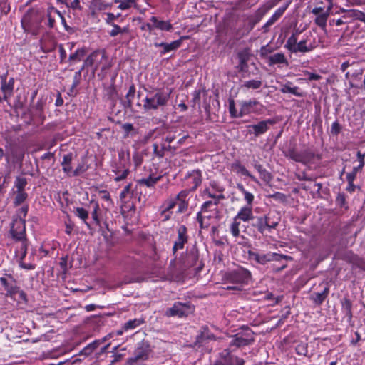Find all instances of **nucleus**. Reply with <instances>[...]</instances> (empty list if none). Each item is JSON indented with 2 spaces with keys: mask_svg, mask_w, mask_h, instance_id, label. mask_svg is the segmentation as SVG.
<instances>
[{
  "mask_svg": "<svg viewBox=\"0 0 365 365\" xmlns=\"http://www.w3.org/2000/svg\"><path fill=\"white\" fill-rule=\"evenodd\" d=\"M175 139L176 138H165V142L162 145L163 149L175 152L178 148V146L184 143L186 138H179L177 141V145L174 143Z\"/></svg>",
  "mask_w": 365,
  "mask_h": 365,
  "instance_id": "33",
  "label": "nucleus"
},
{
  "mask_svg": "<svg viewBox=\"0 0 365 365\" xmlns=\"http://www.w3.org/2000/svg\"><path fill=\"white\" fill-rule=\"evenodd\" d=\"M151 351L152 349L149 342L143 340L138 344V346L134 351V354H135L142 361H145L148 359L149 354Z\"/></svg>",
  "mask_w": 365,
  "mask_h": 365,
  "instance_id": "21",
  "label": "nucleus"
},
{
  "mask_svg": "<svg viewBox=\"0 0 365 365\" xmlns=\"http://www.w3.org/2000/svg\"><path fill=\"white\" fill-rule=\"evenodd\" d=\"M341 130V125L338 123V121H334L331 126L330 133L333 135H338Z\"/></svg>",
  "mask_w": 365,
  "mask_h": 365,
  "instance_id": "63",
  "label": "nucleus"
},
{
  "mask_svg": "<svg viewBox=\"0 0 365 365\" xmlns=\"http://www.w3.org/2000/svg\"><path fill=\"white\" fill-rule=\"evenodd\" d=\"M277 123V120L276 118H268L264 120H261L256 124L250 125L247 127L248 131L257 136L263 135Z\"/></svg>",
  "mask_w": 365,
  "mask_h": 365,
  "instance_id": "11",
  "label": "nucleus"
},
{
  "mask_svg": "<svg viewBox=\"0 0 365 365\" xmlns=\"http://www.w3.org/2000/svg\"><path fill=\"white\" fill-rule=\"evenodd\" d=\"M88 158L86 156L82 157L75 170H73L72 177L81 176L90 168L88 163Z\"/></svg>",
  "mask_w": 365,
  "mask_h": 365,
  "instance_id": "27",
  "label": "nucleus"
},
{
  "mask_svg": "<svg viewBox=\"0 0 365 365\" xmlns=\"http://www.w3.org/2000/svg\"><path fill=\"white\" fill-rule=\"evenodd\" d=\"M336 204L340 208H344L345 210L349 209L348 203L346 200V195L344 192H339L336 198Z\"/></svg>",
  "mask_w": 365,
  "mask_h": 365,
  "instance_id": "49",
  "label": "nucleus"
},
{
  "mask_svg": "<svg viewBox=\"0 0 365 365\" xmlns=\"http://www.w3.org/2000/svg\"><path fill=\"white\" fill-rule=\"evenodd\" d=\"M99 205L98 202H95V205H94V208H93V210L91 213V216H92V219L93 220L94 222L96 223V225H98L100 226L101 225V221H100V218L98 217V212L99 210Z\"/></svg>",
  "mask_w": 365,
  "mask_h": 365,
  "instance_id": "58",
  "label": "nucleus"
},
{
  "mask_svg": "<svg viewBox=\"0 0 365 365\" xmlns=\"http://www.w3.org/2000/svg\"><path fill=\"white\" fill-rule=\"evenodd\" d=\"M178 237L173 246V253L175 255L178 250L184 248L185 245L188 242L187 228L185 225H181L177 230Z\"/></svg>",
  "mask_w": 365,
  "mask_h": 365,
  "instance_id": "14",
  "label": "nucleus"
},
{
  "mask_svg": "<svg viewBox=\"0 0 365 365\" xmlns=\"http://www.w3.org/2000/svg\"><path fill=\"white\" fill-rule=\"evenodd\" d=\"M247 257L248 259L251 262H254L256 264L261 265H265L268 262L272 261L280 262L282 259H285L287 261L293 260L292 257L289 255L271 252L264 253L257 250H248Z\"/></svg>",
  "mask_w": 365,
  "mask_h": 365,
  "instance_id": "4",
  "label": "nucleus"
},
{
  "mask_svg": "<svg viewBox=\"0 0 365 365\" xmlns=\"http://www.w3.org/2000/svg\"><path fill=\"white\" fill-rule=\"evenodd\" d=\"M16 295H18V298L16 297L15 299L18 300L19 302H24L26 304L28 302L27 294L24 291L21 290L20 287L18 286V292H16Z\"/></svg>",
  "mask_w": 365,
  "mask_h": 365,
  "instance_id": "60",
  "label": "nucleus"
},
{
  "mask_svg": "<svg viewBox=\"0 0 365 365\" xmlns=\"http://www.w3.org/2000/svg\"><path fill=\"white\" fill-rule=\"evenodd\" d=\"M199 250L195 242L190 249L187 250L186 259L183 263V267L188 268L196 266L199 261Z\"/></svg>",
  "mask_w": 365,
  "mask_h": 365,
  "instance_id": "17",
  "label": "nucleus"
},
{
  "mask_svg": "<svg viewBox=\"0 0 365 365\" xmlns=\"http://www.w3.org/2000/svg\"><path fill=\"white\" fill-rule=\"evenodd\" d=\"M117 349H118V346H115L113 348V350L111 351V352L113 353L112 356L114 358L111 361V364H114L118 361H120L125 355V349H121L120 350L121 351L120 353L115 352Z\"/></svg>",
  "mask_w": 365,
  "mask_h": 365,
  "instance_id": "53",
  "label": "nucleus"
},
{
  "mask_svg": "<svg viewBox=\"0 0 365 365\" xmlns=\"http://www.w3.org/2000/svg\"><path fill=\"white\" fill-rule=\"evenodd\" d=\"M31 115V120L34 124H42L44 120L43 110H29Z\"/></svg>",
  "mask_w": 365,
  "mask_h": 365,
  "instance_id": "42",
  "label": "nucleus"
},
{
  "mask_svg": "<svg viewBox=\"0 0 365 365\" xmlns=\"http://www.w3.org/2000/svg\"><path fill=\"white\" fill-rule=\"evenodd\" d=\"M101 56V51L99 50H96L93 51L90 55L87 56L85 59L86 64H88L90 67H92L95 65L96 61H98V58Z\"/></svg>",
  "mask_w": 365,
  "mask_h": 365,
  "instance_id": "47",
  "label": "nucleus"
},
{
  "mask_svg": "<svg viewBox=\"0 0 365 365\" xmlns=\"http://www.w3.org/2000/svg\"><path fill=\"white\" fill-rule=\"evenodd\" d=\"M72 160H73V154L68 153L63 156V161L61 163L62 170L69 177H72V173H73V168L71 166Z\"/></svg>",
  "mask_w": 365,
  "mask_h": 365,
  "instance_id": "32",
  "label": "nucleus"
},
{
  "mask_svg": "<svg viewBox=\"0 0 365 365\" xmlns=\"http://www.w3.org/2000/svg\"><path fill=\"white\" fill-rule=\"evenodd\" d=\"M246 340L247 339H245L241 336H239L238 333L235 334L233 336V339L230 342L229 349H225L222 352H221L220 359L217 360L212 365H244V359L232 354L231 353L232 351H230V349L232 346L240 348L248 346L249 344L247 343Z\"/></svg>",
  "mask_w": 365,
  "mask_h": 365,
  "instance_id": "2",
  "label": "nucleus"
},
{
  "mask_svg": "<svg viewBox=\"0 0 365 365\" xmlns=\"http://www.w3.org/2000/svg\"><path fill=\"white\" fill-rule=\"evenodd\" d=\"M341 311L346 319L348 323H351L353 320V308L354 302L350 299L349 295L346 294L341 299H340Z\"/></svg>",
  "mask_w": 365,
  "mask_h": 365,
  "instance_id": "15",
  "label": "nucleus"
},
{
  "mask_svg": "<svg viewBox=\"0 0 365 365\" xmlns=\"http://www.w3.org/2000/svg\"><path fill=\"white\" fill-rule=\"evenodd\" d=\"M216 337L213 333H212L207 325H203L200 327L198 331V334L195 337L194 342L195 346H203L207 344L210 341H215Z\"/></svg>",
  "mask_w": 365,
  "mask_h": 365,
  "instance_id": "12",
  "label": "nucleus"
},
{
  "mask_svg": "<svg viewBox=\"0 0 365 365\" xmlns=\"http://www.w3.org/2000/svg\"><path fill=\"white\" fill-rule=\"evenodd\" d=\"M186 178L192 180L193 185L190 188L191 190L195 191L202 182L201 171L200 170H195L191 173H189Z\"/></svg>",
  "mask_w": 365,
  "mask_h": 365,
  "instance_id": "34",
  "label": "nucleus"
},
{
  "mask_svg": "<svg viewBox=\"0 0 365 365\" xmlns=\"http://www.w3.org/2000/svg\"><path fill=\"white\" fill-rule=\"evenodd\" d=\"M325 287L319 292H314L310 295V299L317 306L321 305L329 294V282L324 283Z\"/></svg>",
  "mask_w": 365,
  "mask_h": 365,
  "instance_id": "23",
  "label": "nucleus"
},
{
  "mask_svg": "<svg viewBox=\"0 0 365 365\" xmlns=\"http://www.w3.org/2000/svg\"><path fill=\"white\" fill-rule=\"evenodd\" d=\"M292 82H287L286 84H284L282 88H280V91L281 93H292L293 95H294L295 96H297V97H301L302 96V93H299L298 91L299 90V87L297 86H292Z\"/></svg>",
  "mask_w": 365,
  "mask_h": 365,
  "instance_id": "39",
  "label": "nucleus"
},
{
  "mask_svg": "<svg viewBox=\"0 0 365 365\" xmlns=\"http://www.w3.org/2000/svg\"><path fill=\"white\" fill-rule=\"evenodd\" d=\"M111 336V334H109L106 336L96 339L93 342L88 344L86 346H85L79 353V355H84L86 356H90L94 351L97 349V348L102 344L105 343L108 339Z\"/></svg>",
  "mask_w": 365,
  "mask_h": 365,
  "instance_id": "22",
  "label": "nucleus"
},
{
  "mask_svg": "<svg viewBox=\"0 0 365 365\" xmlns=\"http://www.w3.org/2000/svg\"><path fill=\"white\" fill-rule=\"evenodd\" d=\"M331 9L327 8L324 11V7L322 6H316L312 10V13L316 15L314 20L315 24L322 29H325L327 26V19L330 14Z\"/></svg>",
  "mask_w": 365,
  "mask_h": 365,
  "instance_id": "13",
  "label": "nucleus"
},
{
  "mask_svg": "<svg viewBox=\"0 0 365 365\" xmlns=\"http://www.w3.org/2000/svg\"><path fill=\"white\" fill-rule=\"evenodd\" d=\"M267 63L269 66L274 65H278L279 67L281 65L283 66H288L289 61L287 59L285 55L283 53H275L267 58Z\"/></svg>",
  "mask_w": 365,
  "mask_h": 365,
  "instance_id": "24",
  "label": "nucleus"
},
{
  "mask_svg": "<svg viewBox=\"0 0 365 365\" xmlns=\"http://www.w3.org/2000/svg\"><path fill=\"white\" fill-rule=\"evenodd\" d=\"M239 334V336H241L245 339H247V343H248L249 345L252 344L255 341L254 338V331L247 326H242L241 327V331L237 332Z\"/></svg>",
  "mask_w": 365,
  "mask_h": 365,
  "instance_id": "35",
  "label": "nucleus"
},
{
  "mask_svg": "<svg viewBox=\"0 0 365 365\" xmlns=\"http://www.w3.org/2000/svg\"><path fill=\"white\" fill-rule=\"evenodd\" d=\"M143 361L138 357V356L133 353V356L129 357L126 360L125 365H139Z\"/></svg>",
  "mask_w": 365,
  "mask_h": 365,
  "instance_id": "61",
  "label": "nucleus"
},
{
  "mask_svg": "<svg viewBox=\"0 0 365 365\" xmlns=\"http://www.w3.org/2000/svg\"><path fill=\"white\" fill-rule=\"evenodd\" d=\"M130 164L116 162L112 165V171L115 174L114 180L115 182L121 181L125 179L130 173Z\"/></svg>",
  "mask_w": 365,
  "mask_h": 365,
  "instance_id": "16",
  "label": "nucleus"
},
{
  "mask_svg": "<svg viewBox=\"0 0 365 365\" xmlns=\"http://www.w3.org/2000/svg\"><path fill=\"white\" fill-rule=\"evenodd\" d=\"M150 22L153 23L155 29H159L162 31H172L173 30V24L170 20L164 21L158 19L156 16H151L150 19Z\"/></svg>",
  "mask_w": 365,
  "mask_h": 365,
  "instance_id": "25",
  "label": "nucleus"
},
{
  "mask_svg": "<svg viewBox=\"0 0 365 365\" xmlns=\"http://www.w3.org/2000/svg\"><path fill=\"white\" fill-rule=\"evenodd\" d=\"M277 3L275 0H272L266 2L259 8L255 12L257 21H259L270 9L276 6Z\"/></svg>",
  "mask_w": 365,
  "mask_h": 365,
  "instance_id": "30",
  "label": "nucleus"
},
{
  "mask_svg": "<svg viewBox=\"0 0 365 365\" xmlns=\"http://www.w3.org/2000/svg\"><path fill=\"white\" fill-rule=\"evenodd\" d=\"M253 217L252 206H244L240 208L234 219H236L237 221L240 220L243 222H249L252 221Z\"/></svg>",
  "mask_w": 365,
  "mask_h": 365,
  "instance_id": "26",
  "label": "nucleus"
},
{
  "mask_svg": "<svg viewBox=\"0 0 365 365\" xmlns=\"http://www.w3.org/2000/svg\"><path fill=\"white\" fill-rule=\"evenodd\" d=\"M264 110V106L256 99L242 101L240 103V115L245 116L251 114L260 115Z\"/></svg>",
  "mask_w": 365,
  "mask_h": 365,
  "instance_id": "8",
  "label": "nucleus"
},
{
  "mask_svg": "<svg viewBox=\"0 0 365 365\" xmlns=\"http://www.w3.org/2000/svg\"><path fill=\"white\" fill-rule=\"evenodd\" d=\"M27 183L26 178L17 176L14 182V186L17 189L16 191H24Z\"/></svg>",
  "mask_w": 365,
  "mask_h": 365,
  "instance_id": "52",
  "label": "nucleus"
},
{
  "mask_svg": "<svg viewBox=\"0 0 365 365\" xmlns=\"http://www.w3.org/2000/svg\"><path fill=\"white\" fill-rule=\"evenodd\" d=\"M308 40L302 39L299 42L297 43V47L294 50V53L300 52V53H307L310 52L316 48L315 43H310L307 44Z\"/></svg>",
  "mask_w": 365,
  "mask_h": 365,
  "instance_id": "31",
  "label": "nucleus"
},
{
  "mask_svg": "<svg viewBox=\"0 0 365 365\" xmlns=\"http://www.w3.org/2000/svg\"><path fill=\"white\" fill-rule=\"evenodd\" d=\"M297 45V36L296 34H292L287 39L284 47L291 53L294 52V50Z\"/></svg>",
  "mask_w": 365,
  "mask_h": 365,
  "instance_id": "45",
  "label": "nucleus"
},
{
  "mask_svg": "<svg viewBox=\"0 0 365 365\" xmlns=\"http://www.w3.org/2000/svg\"><path fill=\"white\" fill-rule=\"evenodd\" d=\"M172 90L165 91L159 88L155 91H150L145 97L143 108L145 110H158L168 105Z\"/></svg>",
  "mask_w": 365,
  "mask_h": 365,
  "instance_id": "3",
  "label": "nucleus"
},
{
  "mask_svg": "<svg viewBox=\"0 0 365 365\" xmlns=\"http://www.w3.org/2000/svg\"><path fill=\"white\" fill-rule=\"evenodd\" d=\"M0 282L4 290L5 295L13 299H16V292H18L17 281L11 274H6L4 277H0Z\"/></svg>",
  "mask_w": 365,
  "mask_h": 365,
  "instance_id": "10",
  "label": "nucleus"
},
{
  "mask_svg": "<svg viewBox=\"0 0 365 365\" xmlns=\"http://www.w3.org/2000/svg\"><path fill=\"white\" fill-rule=\"evenodd\" d=\"M145 322L144 319H134L128 320L127 322H125L123 326V329L124 331H128L129 329H134L136 327H139L142 324Z\"/></svg>",
  "mask_w": 365,
  "mask_h": 365,
  "instance_id": "44",
  "label": "nucleus"
},
{
  "mask_svg": "<svg viewBox=\"0 0 365 365\" xmlns=\"http://www.w3.org/2000/svg\"><path fill=\"white\" fill-rule=\"evenodd\" d=\"M195 306L187 299L183 301L175 302L171 307L165 311L164 315L167 317L184 318L194 314Z\"/></svg>",
  "mask_w": 365,
  "mask_h": 365,
  "instance_id": "5",
  "label": "nucleus"
},
{
  "mask_svg": "<svg viewBox=\"0 0 365 365\" xmlns=\"http://www.w3.org/2000/svg\"><path fill=\"white\" fill-rule=\"evenodd\" d=\"M111 6V4L106 3L103 0H92L91 9L93 12L106 10Z\"/></svg>",
  "mask_w": 365,
  "mask_h": 365,
  "instance_id": "40",
  "label": "nucleus"
},
{
  "mask_svg": "<svg viewBox=\"0 0 365 365\" xmlns=\"http://www.w3.org/2000/svg\"><path fill=\"white\" fill-rule=\"evenodd\" d=\"M269 198H272L276 201H278L282 203H287V197L285 194L279 192H275L273 194L268 195Z\"/></svg>",
  "mask_w": 365,
  "mask_h": 365,
  "instance_id": "55",
  "label": "nucleus"
},
{
  "mask_svg": "<svg viewBox=\"0 0 365 365\" xmlns=\"http://www.w3.org/2000/svg\"><path fill=\"white\" fill-rule=\"evenodd\" d=\"M73 212L77 217L84 222L88 228L91 227L90 224L86 222V220L88 218V212L86 209L83 207H76Z\"/></svg>",
  "mask_w": 365,
  "mask_h": 365,
  "instance_id": "46",
  "label": "nucleus"
},
{
  "mask_svg": "<svg viewBox=\"0 0 365 365\" xmlns=\"http://www.w3.org/2000/svg\"><path fill=\"white\" fill-rule=\"evenodd\" d=\"M41 159L43 161V163L46 162V166L49 167L51 165V163H50L49 161L52 160L54 162L55 160L54 153L50 152L46 153L41 157Z\"/></svg>",
  "mask_w": 365,
  "mask_h": 365,
  "instance_id": "59",
  "label": "nucleus"
},
{
  "mask_svg": "<svg viewBox=\"0 0 365 365\" xmlns=\"http://www.w3.org/2000/svg\"><path fill=\"white\" fill-rule=\"evenodd\" d=\"M135 95V86L131 84L129 87L128 91L125 96V100L123 101V106L126 108H130L133 106V101Z\"/></svg>",
  "mask_w": 365,
  "mask_h": 365,
  "instance_id": "37",
  "label": "nucleus"
},
{
  "mask_svg": "<svg viewBox=\"0 0 365 365\" xmlns=\"http://www.w3.org/2000/svg\"><path fill=\"white\" fill-rule=\"evenodd\" d=\"M1 79V90L4 93V100L8 101L11 96L14 86V78H10L7 81V73L0 76Z\"/></svg>",
  "mask_w": 365,
  "mask_h": 365,
  "instance_id": "18",
  "label": "nucleus"
},
{
  "mask_svg": "<svg viewBox=\"0 0 365 365\" xmlns=\"http://www.w3.org/2000/svg\"><path fill=\"white\" fill-rule=\"evenodd\" d=\"M17 194L14 200V205L15 207L21 205L28 197V194L24 191H16Z\"/></svg>",
  "mask_w": 365,
  "mask_h": 365,
  "instance_id": "50",
  "label": "nucleus"
},
{
  "mask_svg": "<svg viewBox=\"0 0 365 365\" xmlns=\"http://www.w3.org/2000/svg\"><path fill=\"white\" fill-rule=\"evenodd\" d=\"M225 278L230 283L243 287L250 283L252 279V274L248 269L238 266L237 268L226 272Z\"/></svg>",
  "mask_w": 365,
  "mask_h": 365,
  "instance_id": "7",
  "label": "nucleus"
},
{
  "mask_svg": "<svg viewBox=\"0 0 365 365\" xmlns=\"http://www.w3.org/2000/svg\"><path fill=\"white\" fill-rule=\"evenodd\" d=\"M282 150L286 157L304 165L313 162L315 158L320 159L315 150L302 143L301 138H289L286 140Z\"/></svg>",
  "mask_w": 365,
  "mask_h": 365,
  "instance_id": "1",
  "label": "nucleus"
},
{
  "mask_svg": "<svg viewBox=\"0 0 365 365\" xmlns=\"http://www.w3.org/2000/svg\"><path fill=\"white\" fill-rule=\"evenodd\" d=\"M162 178L161 175L154 176L153 173L147 178H143L137 180L139 185H145L148 187H154L155 184Z\"/></svg>",
  "mask_w": 365,
  "mask_h": 365,
  "instance_id": "28",
  "label": "nucleus"
},
{
  "mask_svg": "<svg viewBox=\"0 0 365 365\" xmlns=\"http://www.w3.org/2000/svg\"><path fill=\"white\" fill-rule=\"evenodd\" d=\"M262 85V81L261 80L252 79L244 81L243 83L241 85V88L255 90L260 88Z\"/></svg>",
  "mask_w": 365,
  "mask_h": 365,
  "instance_id": "43",
  "label": "nucleus"
},
{
  "mask_svg": "<svg viewBox=\"0 0 365 365\" xmlns=\"http://www.w3.org/2000/svg\"><path fill=\"white\" fill-rule=\"evenodd\" d=\"M229 111L232 117L234 118H241L242 116L240 115V110H237L235 108L234 101H232L230 102L229 104Z\"/></svg>",
  "mask_w": 365,
  "mask_h": 365,
  "instance_id": "62",
  "label": "nucleus"
},
{
  "mask_svg": "<svg viewBox=\"0 0 365 365\" xmlns=\"http://www.w3.org/2000/svg\"><path fill=\"white\" fill-rule=\"evenodd\" d=\"M295 351H296L297 354L306 356L308 353V344H304V343H301V344L297 345V346L295 348Z\"/></svg>",
  "mask_w": 365,
  "mask_h": 365,
  "instance_id": "56",
  "label": "nucleus"
},
{
  "mask_svg": "<svg viewBox=\"0 0 365 365\" xmlns=\"http://www.w3.org/2000/svg\"><path fill=\"white\" fill-rule=\"evenodd\" d=\"M185 38H186L185 36L180 37L179 39L173 41L170 43H164V42H161V43L155 42L154 46L155 48L162 47L163 50L160 51V55L164 56L169 52L175 51L178 48H179L181 46L182 39Z\"/></svg>",
  "mask_w": 365,
  "mask_h": 365,
  "instance_id": "19",
  "label": "nucleus"
},
{
  "mask_svg": "<svg viewBox=\"0 0 365 365\" xmlns=\"http://www.w3.org/2000/svg\"><path fill=\"white\" fill-rule=\"evenodd\" d=\"M21 26L25 32L33 36H37L40 31V23L34 24L31 16L26 15L21 19Z\"/></svg>",
  "mask_w": 365,
  "mask_h": 365,
  "instance_id": "20",
  "label": "nucleus"
},
{
  "mask_svg": "<svg viewBox=\"0 0 365 365\" xmlns=\"http://www.w3.org/2000/svg\"><path fill=\"white\" fill-rule=\"evenodd\" d=\"M118 163L130 164V151L128 150L121 148L118 151Z\"/></svg>",
  "mask_w": 365,
  "mask_h": 365,
  "instance_id": "48",
  "label": "nucleus"
},
{
  "mask_svg": "<svg viewBox=\"0 0 365 365\" xmlns=\"http://www.w3.org/2000/svg\"><path fill=\"white\" fill-rule=\"evenodd\" d=\"M9 234L15 241H20L25 239L26 235V220L21 216H14L11 223Z\"/></svg>",
  "mask_w": 365,
  "mask_h": 365,
  "instance_id": "9",
  "label": "nucleus"
},
{
  "mask_svg": "<svg viewBox=\"0 0 365 365\" xmlns=\"http://www.w3.org/2000/svg\"><path fill=\"white\" fill-rule=\"evenodd\" d=\"M56 11H58L53 6L48 8L46 12V17L48 19V26L49 28H53L55 25V18L52 16V13H56Z\"/></svg>",
  "mask_w": 365,
  "mask_h": 365,
  "instance_id": "54",
  "label": "nucleus"
},
{
  "mask_svg": "<svg viewBox=\"0 0 365 365\" xmlns=\"http://www.w3.org/2000/svg\"><path fill=\"white\" fill-rule=\"evenodd\" d=\"M115 3L120 2L118 8L121 10L130 9L136 2V0H115Z\"/></svg>",
  "mask_w": 365,
  "mask_h": 365,
  "instance_id": "51",
  "label": "nucleus"
},
{
  "mask_svg": "<svg viewBox=\"0 0 365 365\" xmlns=\"http://www.w3.org/2000/svg\"><path fill=\"white\" fill-rule=\"evenodd\" d=\"M280 222V217L272 218L269 215L254 216L251 221V226L255 228L262 235H267L272 230L277 227Z\"/></svg>",
  "mask_w": 365,
  "mask_h": 365,
  "instance_id": "6",
  "label": "nucleus"
},
{
  "mask_svg": "<svg viewBox=\"0 0 365 365\" xmlns=\"http://www.w3.org/2000/svg\"><path fill=\"white\" fill-rule=\"evenodd\" d=\"M87 53V48L85 46L78 48L76 51L71 53L68 57V61L70 62H79L81 58L85 56Z\"/></svg>",
  "mask_w": 365,
  "mask_h": 365,
  "instance_id": "36",
  "label": "nucleus"
},
{
  "mask_svg": "<svg viewBox=\"0 0 365 365\" xmlns=\"http://www.w3.org/2000/svg\"><path fill=\"white\" fill-rule=\"evenodd\" d=\"M240 224V222L237 221L236 219H233V222L232 223V225L230 226V231H231L232 235L235 237H237L240 235V230H239Z\"/></svg>",
  "mask_w": 365,
  "mask_h": 365,
  "instance_id": "57",
  "label": "nucleus"
},
{
  "mask_svg": "<svg viewBox=\"0 0 365 365\" xmlns=\"http://www.w3.org/2000/svg\"><path fill=\"white\" fill-rule=\"evenodd\" d=\"M231 168L232 170L236 172L237 173H240L242 175L247 176L250 178L254 182H258L257 178L252 175L246 168L242 165L240 161L237 160L231 165Z\"/></svg>",
  "mask_w": 365,
  "mask_h": 365,
  "instance_id": "29",
  "label": "nucleus"
},
{
  "mask_svg": "<svg viewBox=\"0 0 365 365\" xmlns=\"http://www.w3.org/2000/svg\"><path fill=\"white\" fill-rule=\"evenodd\" d=\"M289 5V3H287L285 5L278 8L274 13L272 14L277 19H279L280 17L283 15V14L285 12L287 9L288 8Z\"/></svg>",
  "mask_w": 365,
  "mask_h": 365,
  "instance_id": "64",
  "label": "nucleus"
},
{
  "mask_svg": "<svg viewBox=\"0 0 365 365\" xmlns=\"http://www.w3.org/2000/svg\"><path fill=\"white\" fill-rule=\"evenodd\" d=\"M118 92L114 83L106 86L103 89V96L107 100L115 101L117 98Z\"/></svg>",
  "mask_w": 365,
  "mask_h": 365,
  "instance_id": "38",
  "label": "nucleus"
},
{
  "mask_svg": "<svg viewBox=\"0 0 365 365\" xmlns=\"http://www.w3.org/2000/svg\"><path fill=\"white\" fill-rule=\"evenodd\" d=\"M254 168L259 172L261 175V178L265 181L269 182L272 180V176L269 172H268L263 166L258 162L254 163Z\"/></svg>",
  "mask_w": 365,
  "mask_h": 365,
  "instance_id": "41",
  "label": "nucleus"
}]
</instances>
